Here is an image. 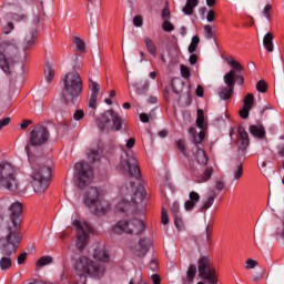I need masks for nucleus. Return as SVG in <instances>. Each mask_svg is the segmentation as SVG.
<instances>
[{
	"label": "nucleus",
	"instance_id": "obj_1",
	"mask_svg": "<svg viewBox=\"0 0 284 284\" xmlns=\"http://www.w3.org/2000/svg\"><path fill=\"white\" fill-rule=\"evenodd\" d=\"M9 221L3 223V216L0 214V270L8 272L12 267V254H17L19 243H21V214L23 205L21 202H13L10 207Z\"/></svg>",
	"mask_w": 284,
	"mask_h": 284
},
{
	"label": "nucleus",
	"instance_id": "obj_2",
	"mask_svg": "<svg viewBox=\"0 0 284 284\" xmlns=\"http://www.w3.org/2000/svg\"><path fill=\"white\" fill-rule=\"evenodd\" d=\"M118 170L128 176V183L120 189L122 200L118 202L115 210L123 214H132L134 210H136L134 196H138L139 193L143 194V187L141 186V169H139L136 158L131 156L123 159L118 165Z\"/></svg>",
	"mask_w": 284,
	"mask_h": 284
},
{
	"label": "nucleus",
	"instance_id": "obj_3",
	"mask_svg": "<svg viewBox=\"0 0 284 284\" xmlns=\"http://www.w3.org/2000/svg\"><path fill=\"white\" fill-rule=\"evenodd\" d=\"M26 152L31 163V172L29 174V183L32 185L36 194H43L50 187V179L52 178V168L41 164V160L30 153V144H27Z\"/></svg>",
	"mask_w": 284,
	"mask_h": 284
},
{
	"label": "nucleus",
	"instance_id": "obj_4",
	"mask_svg": "<svg viewBox=\"0 0 284 284\" xmlns=\"http://www.w3.org/2000/svg\"><path fill=\"white\" fill-rule=\"evenodd\" d=\"M62 99L65 103L73 104L83 92V80L77 71H71L63 77Z\"/></svg>",
	"mask_w": 284,
	"mask_h": 284
},
{
	"label": "nucleus",
	"instance_id": "obj_5",
	"mask_svg": "<svg viewBox=\"0 0 284 284\" xmlns=\"http://www.w3.org/2000/svg\"><path fill=\"white\" fill-rule=\"evenodd\" d=\"M0 187L14 192L16 194H23L19 181H17V170L8 162L0 163Z\"/></svg>",
	"mask_w": 284,
	"mask_h": 284
},
{
	"label": "nucleus",
	"instance_id": "obj_6",
	"mask_svg": "<svg viewBox=\"0 0 284 284\" xmlns=\"http://www.w3.org/2000/svg\"><path fill=\"white\" fill-rule=\"evenodd\" d=\"M113 234L139 236L145 232V223L139 219L120 220L112 226Z\"/></svg>",
	"mask_w": 284,
	"mask_h": 284
},
{
	"label": "nucleus",
	"instance_id": "obj_7",
	"mask_svg": "<svg viewBox=\"0 0 284 284\" xmlns=\"http://www.w3.org/2000/svg\"><path fill=\"white\" fill-rule=\"evenodd\" d=\"M97 125L101 132H109L110 129L119 132L123 128V118L114 110H108L97 120Z\"/></svg>",
	"mask_w": 284,
	"mask_h": 284
},
{
	"label": "nucleus",
	"instance_id": "obj_8",
	"mask_svg": "<svg viewBox=\"0 0 284 284\" xmlns=\"http://www.w3.org/2000/svg\"><path fill=\"white\" fill-rule=\"evenodd\" d=\"M17 53V47L10 42H2L0 44V68L6 74L12 73L14 68V59L12 54Z\"/></svg>",
	"mask_w": 284,
	"mask_h": 284
},
{
	"label": "nucleus",
	"instance_id": "obj_9",
	"mask_svg": "<svg viewBox=\"0 0 284 284\" xmlns=\"http://www.w3.org/2000/svg\"><path fill=\"white\" fill-rule=\"evenodd\" d=\"M75 179L79 187H84L94 179L92 166L85 162H78L74 166Z\"/></svg>",
	"mask_w": 284,
	"mask_h": 284
},
{
	"label": "nucleus",
	"instance_id": "obj_10",
	"mask_svg": "<svg viewBox=\"0 0 284 284\" xmlns=\"http://www.w3.org/2000/svg\"><path fill=\"white\" fill-rule=\"evenodd\" d=\"M73 226L77 230V247L78 250H85L88 245V239L92 234V226L88 222H81L79 220L73 221Z\"/></svg>",
	"mask_w": 284,
	"mask_h": 284
},
{
	"label": "nucleus",
	"instance_id": "obj_11",
	"mask_svg": "<svg viewBox=\"0 0 284 284\" xmlns=\"http://www.w3.org/2000/svg\"><path fill=\"white\" fill-rule=\"evenodd\" d=\"M50 139V132L45 126H37L31 131L30 143L33 148L43 145Z\"/></svg>",
	"mask_w": 284,
	"mask_h": 284
},
{
	"label": "nucleus",
	"instance_id": "obj_12",
	"mask_svg": "<svg viewBox=\"0 0 284 284\" xmlns=\"http://www.w3.org/2000/svg\"><path fill=\"white\" fill-rule=\"evenodd\" d=\"M235 71H230L224 75V83L226 87L222 88L220 91V99L223 101H227V99L232 98L234 94V85L236 84V80H234Z\"/></svg>",
	"mask_w": 284,
	"mask_h": 284
},
{
	"label": "nucleus",
	"instance_id": "obj_13",
	"mask_svg": "<svg viewBox=\"0 0 284 284\" xmlns=\"http://www.w3.org/2000/svg\"><path fill=\"white\" fill-rule=\"evenodd\" d=\"M103 197H101V191L97 187H90L84 195V205L92 207L94 204L99 203Z\"/></svg>",
	"mask_w": 284,
	"mask_h": 284
},
{
	"label": "nucleus",
	"instance_id": "obj_14",
	"mask_svg": "<svg viewBox=\"0 0 284 284\" xmlns=\"http://www.w3.org/2000/svg\"><path fill=\"white\" fill-rule=\"evenodd\" d=\"M91 210L95 216H104V214H108V211L111 210L110 202L102 197L92 205Z\"/></svg>",
	"mask_w": 284,
	"mask_h": 284
},
{
	"label": "nucleus",
	"instance_id": "obj_15",
	"mask_svg": "<svg viewBox=\"0 0 284 284\" xmlns=\"http://www.w3.org/2000/svg\"><path fill=\"white\" fill-rule=\"evenodd\" d=\"M37 34H39V29L33 28L28 33H26V37L22 42V50L26 52L27 50H30V48H34V43L37 41Z\"/></svg>",
	"mask_w": 284,
	"mask_h": 284
},
{
	"label": "nucleus",
	"instance_id": "obj_16",
	"mask_svg": "<svg viewBox=\"0 0 284 284\" xmlns=\"http://www.w3.org/2000/svg\"><path fill=\"white\" fill-rule=\"evenodd\" d=\"M230 65H232L233 70H231V72H234V81L243 87L245 85V78H243L242 74H236L237 72H243V65H241V63H239V61L232 59L231 61H229Z\"/></svg>",
	"mask_w": 284,
	"mask_h": 284
},
{
	"label": "nucleus",
	"instance_id": "obj_17",
	"mask_svg": "<svg viewBox=\"0 0 284 284\" xmlns=\"http://www.w3.org/2000/svg\"><path fill=\"white\" fill-rule=\"evenodd\" d=\"M92 256L95 258V261H100V263H110V254H108L105 246L95 247Z\"/></svg>",
	"mask_w": 284,
	"mask_h": 284
},
{
	"label": "nucleus",
	"instance_id": "obj_18",
	"mask_svg": "<svg viewBox=\"0 0 284 284\" xmlns=\"http://www.w3.org/2000/svg\"><path fill=\"white\" fill-rule=\"evenodd\" d=\"M148 250H150V242L148 240H142L133 247V253L135 256L143 258V256L148 254Z\"/></svg>",
	"mask_w": 284,
	"mask_h": 284
},
{
	"label": "nucleus",
	"instance_id": "obj_19",
	"mask_svg": "<svg viewBox=\"0 0 284 284\" xmlns=\"http://www.w3.org/2000/svg\"><path fill=\"white\" fill-rule=\"evenodd\" d=\"M211 236H212V230L210 229V225L205 227V233L202 235H197L195 237V243L197 245H210L211 243Z\"/></svg>",
	"mask_w": 284,
	"mask_h": 284
},
{
	"label": "nucleus",
	"instance_id": "obj_20",
	"mask_svg": "<svg viewBox=\"0 0 284 284\" xmlns=\"http://www.w3.org/2000/svg\"><path fill=\"white\" fill-rule=\"evenodd\" d=\"M189 199L185 203H184V207L187 212H190L191 210H194V206L196 205V203H199V201H201V195L197 192H190L189 194Z\"/></svg>",
	"mask_w": 284,
	"mask_h": 284
},
{
	"label": "nucleus",
	"instance_id": "obj_21",
	"mask_svg": "<svg viewBox=\"0 0 284 284\" xmlns=\"http://www.w3.org/2000/svg\"><path fill=\"white\" fill-rule=\"evenodd\" d=\"M248 132L252 136H255V139H265V126H263V124H252Z\"/></svg>",
	"mask_w": 284,
	"mask_h": 284
},
{
	"label": "nucleus",
	"instance_id": "obj_22",
	"mask_svg": "<svg viewBox=\"0 0 284 284\" xmlns=\"http://www.w3.org/2000/svg\"><path fill=\"white\" fill-rule=\"evenodd\" d=\"M171 212L174 217V224L176 227H179L183 223V220L181 217V205L179 204V202H174L171 205Z\"/></svg>",
	"mask_w": 284,
	"mask_h": 284
},
{
	"label": "nucleus",
	"instance_id": "obj_23",
	"mask_svg": "<svg viewBox=\"0 0 284 284\" xmlns=\"http://www.w3.org/2000/svg\"><path fill=\"white\" fill-rule=\"evenodd\" d=\"M237 134L240 143L242 148L245 150V148L250 145V135L247 134V131H245V128L243 126H239Z\"/></svg>",
	"mask_w": 284,
	"mask_h": 284
},
{
	"label": "nucleus",
	"instance_id": "obj_24",
	"mask_svg": "<svg viewBox=\"0 0 284 284\" xmlns=\"http://www.w3.org/2000/svg\"><path fill=\"white\" fill-rule=\"evenodd\" d=\"M199 6V0H186L185 6L182 8V12L187 17L194 14V8Z\"/></svg>",
	"mask_w": 284,
	"mask_h": 284
},
{
	"label": "nucleus",
	"instance_id": "obj_25",
	"mask_svg": "<svg viewBox=\"0 0 284 284\" xmlns=\"http://www.w3.org/2000/svg\"><path fill=\"white\" fill-rule=\"evenodd\" d=\"M195 159H196L199 165H207V162H209L207 153H205V150H203L199 146H196Z\"/></svg>",
	"mask_w": 284,
	"mask_h": 284
},
{
	"label": "nucleus",
	"instance_id": "obj_26",
	"mask_svg": "<svg viewBox=\"0 0 284 284\" xmlns=\"http://www.w3.org/2000/svg\"><path fill=\"white\" fill-rule=\"evenodd\" d=\"M263 45L266 52H274V36L271 32L264 36Z\"/></svg>",
	"mask_w": 284,
	"mask_h": 284
},
{
	"label": "nucleus",
	"instance_id": "obj_27",
	"mask_svg": "<svg viewBox=\"0 0 284 284\" xmlns=\"http://www.w3.org/2000/svg\"><path fill=\"white\" fill-rule=\"evenodd\" d=\"M143 41L149 54H151V57L156 58V44L154 43V40L150 37H144Z\"/></svg>",
	"mask_w": 284,
	"mask_h": 284
},
{
	"label": "nucleus",
	"instance_id": "obj_28",
	"mask_svg": "<svg viewBox=\"0 0 284 284\" xmlns=\"http://www.w3.org/2000/svg\"><path fill=\"white\" fill-rule=\"evenodd\" d=\"M216 200V194L209 195L205 200L202 201L201 211H206L214 205V201Z\"/></svg>",
	"mask_w": 284,
	"mask_h": 284
},
{
	"label": "nucleus",
	"instance_id": "obj_29",
	"mask_svg": "<svg viewBox=\"0 0 284 284\" xmlns=\"http://www.w3.org/2000/svg\"><path fill=\"white\" fill-rule=\"evenodd\" d=\"M212 174H214V168L206 166L203 171L202 175L200 176L199 183H207L210 179H212Z\"/></svg>",
	"mask_w": 284,
	"mask_h": 284
},
{
	"label": "nucleus",
	"instance_id": "obj_30",
	"mask_svg": "<svg viewBox=\"0 0 284 284\" xmlns=\"http://www.w3.org/2000/svg\"><path fill=\"white\" fill-rule=\"evenodd\" d=\"M44 79L47 83H52V79H54V69L50 64H45Z\"/></svg>",
	"mask_w": 284,
	"mask_h": 284
},
{
	"label": "nucleus",
	"instance_id": "obj_31",
	"mask_svg": "<svg viewBox=\"0 0 284 284\" xmlns=\"http://www.w3.org/2000/svg\"><path fill=\"white\" fill-rule=\"evenodd\" d=\"M196 276V265L191 264L186 271V281L187 283H193Z\"/></svg>",
	"mask_w": 284,
	"mask_h": 284
},
{
	"label": "nucleus",
	"instance_id": "obj_32",
	"mask_svg": "<svg viewBox=\"0 0 284 284\" xmlns=\"http://www.w3.org/2000/svg\"><path fill=\"white\" fill-rule=\"evenodd\" d=\"M53 261L54 260L50 255L42 256L37 261V267H45V265L52 264Z\"/></svg>",
	"mask_w": 284,
	"mask_h": 284
},
{
	"label": "nucleus",
	"instance_id": "obj_33",
	"mask_svg": "<svg viewBox=\"0 0 284 284\" xmlns=\"http://www.w3.org/2000/svg\"><path fill=\"white\" fill-rule=\"evenodd\" d=\"M89 89L91 90V94L99 97V93L101 92V84L93 81L92 79H89Z\"/></svg>",
	"mask_w": 284,
	"mask_h": 284
},
{
	"label": "nucleus",
	"instance_id": "obj_34",
	"mask_svg": "<svg viewBox=\"0 0 284 284\" xmlns=\"http://www.w3.org/2000/svg\"><path fill=\"white\" fill-rule=\"evenodd\" d=\"M135 88L136 94H145L146 90H150V81H144L143 85H139V83L133 84Z\"/></svg>",
	"mask_w": 284,
	"mask_h": 284
},
{
	"label": "nucleus",
	"instance_id": "obj_35",
	"mask_svg": "<svg viewBox=\"0 0 284 284\" xmlns=\"http://www.w3.org/2000/svg\"><path fill=\"white\" fill-rule=\"evenodd\" d=\"M199 43H201V39L199 38V36H194L189 45L190 54H194V52H196V48L199 47Z\"/></svg>",
	"mask_w": 284,
	"mask_h": 284
},
{
	"label": "nucleus",
	"instance_id": "obj_36",
	"mask_svg": "<svg viewBox=\"0 0 284 284\" xmlns=\"http://www.w3.org/2000/svg\"><path fill=\"white\" fill-rule=\"evenodd\" d=\"M243 106L252 110L254 108V94L247 93L243 100Z\"/></svg>",
	"mask_w": 284,
	"mask_h": 284
},
{
	"label": "nucleus",
	"instance_id": "obj_37",
	"mask_svg": "<svg viewBox=\"0 0 284 284\" xmlns=\"http://www.w3.org/2000/svg\"><path fill=\"white\" fill-rule=\"evenodd\" d=\"M196 125L201 130H203V128H205V115H204L202 109L197 110Z\"/></svg>",
	"mask_w": 284,
	"mask_h": 284
},
{
	"label": "nucleus",
	"instance_id": "obj_38",
	"mask_svg": "<svg viewBox=\"0 0 284 284\" xmlns=\"http://www.w3.org/2000/svg\"><path fill=\"white\" fill-rule=\"evenodd\" d=\"M233 176H234L235 181H239L241 179V176H243V163L242 162L236 163L235 170L233 171Z\"/></svg>",
	"mask_w": 284,
	"mask_h": 284
},
{
	"label": "nucleus",
	"instance_id": "obj_39",
	"mask_svg": "<svg viewBox=\"0 0 284 284\" xmlns=\"http://www.w3.org/2000/svg\"><path fill=\"white\" fill-rule=\"evenodd\" d=\"M78 52H85V41L80 37H75L73 41Z\"/></svg>",
	"mask_w": 284,
	"mask_h": 284
},
{
	"label": "nucleus",
	"instance_id": "obj_40",
	"mask_svg": "<svg viewBox=\"0 0 284 284\" xmlns=\"http://www.w3.org/2000/svg\"><path fill=\"white\" fill-rule=\"evenodd\" d=\"M256 90H257V92H261L262 94H265V92H267V83L265 82V80L257 81Z\"/></svg>",
	"mask_w": 284,
	"mask_h": 284
},
{
	"label": "nucleus",
	"instance_id": "obj_41",
	"mask_svg": "<svg viewBox=\"0 0 284 284\" xmlns=\"http://www.w3.org/2000/svg\"><path fill=\"white\" fill-rule=\"evenodd\" d=\"M203 141H205V132L200 131L197 135H193V143L195 145L203 143Z\"/></svg>",
	"mask_w": 284,
	"mask_h": 284
},
{
	"label": "nucleus",
	"instance_id": "obj_42",
	"mask_svg": "<svg viewBox=\"0 0 284 284\" xmlns=\"http://www.w3.org/2000/svg\"><path fill=\"white\" fill-rule=\"evenodd\" d=\"M180 70L183 79H190L192 73L185 64H181Z\"/></svg>",
	"mask_w": 284,
	"mask_h": 284
},
{
	"label": "nucleus",
	"instance_id": "obj_43",
	"mask_svg": "<svg viewBox=\"0 0 284 284\" xmlns=\"http://www.w3.org/2000/svg\"><path fill=\"white\" fill-rule=\"evenodd\" d=\"M88 156H89V160L91 161V163H94V161H99V151L97 150H91L89 153H88Z\"/></svg>",
	"mask_w": 284,
	"mask_h": 284
},
{
	"label": "nucleus",
	"instance_id": "obj_44",
	"mask_svg": "<svg viewBox=\"0 0 284 284\" xmlns=\"http://www.w3.org/2000/svg\"><path fill=\"white\" fill-rule=\"evenodd\" d=\"M133 26L135 28H142L143 27V16L138 14L133 18Z\"/></svg>",
	"mask_w": 284,
	"mask_h": 284
},
{
	"label": "nucleus",
	"instance_id": "obj_45",
	"mask_svg": "<svg viewBox=\"0 0 284 284\" xmlns=\"http://www.w3.org/2000/svg\"><path fill=\"white\" fill-rule=\"evenodd\" d=\"M256 265H258V262H256V260H252V258H248L246 262H245V270H254V267H256Z\"/></svg>",
	"mask_w": 284,
	"mask_h": 284
},
{
	"label": "nucleus",
	"instance_id": "obj_46",
	"mask_svg": "<svg viewBox=\"0 0 284 284\" xmlns=\"http://www.w3.org/2000/svg\"><path fill=\"white\" fill-rule=\"evenodd\" d=\"M161 223L163 225H168V223H170V215H168V210H165V207H162Z\"/></svg>",
	"mask_w": 284,
	"mask_h": 284
},
{
	"label": "nucleus",
	"instance_id": "obj_47",
	"mask_svg": "<svg viewBox=\"0 0 284 284\" xmlns=\"http://www.w3.org/2000/svg\"><path fill=\"white\" fill-rule=\"evenodd\" d=\"M162 28H163L164 32H172V30H174V24H172V22H170V20H164Z\"/></svg>",
	"mask_w": 284,
	"mask_h": 284
},
{
	"label": "nucleus",
	"instance_id": "obj_48",
	"mask_svg": "<svg viewBox=\"0 0 284 284\" xmlns=\"http://www.w3.org/2000/svg\"><path fill=\"white\" fill-rule=\"evenodd\" d=\"M204 32L207 39H214V31L210 24L204 26Z\"/></svg>",
	"mask_w": 284,
	"mask_h": 284
},
{
	"label": "nucleus",
	"instance_id": "obj_49",
	"mask_svg": "<svg viewBox=\"0 0 284 284\" xmlns=\"http://www.w3.org/2000/svg\"><path fill=\"white\" fill-rule=\"evenodd\" d=\"M98 99H99V95L91 94V97L89 99V108L97 110V100Z\"/></svg>",
	"mask_w": 284,
	"mask_h": 284
},
{
	"label": "nucleus",
	"instance_id": "obj_50",
	"mask_svg": "<svg viewBox=\"0 0 284 284\" xmlns=\"http://www.w3.org/2000/svg\"><path fill=\"white\" fill-rule=\"evenodd\" d=\"M178 150H180V152H181V154H183V156H187V153L185 151V142L183 140L178 141Z\"/></svg>",
	"mask_w": 284,
	"mask_h": 284
},
{
	"label": "nucleus",
	"instance_id": "obj_51",
	"mask_svg": "<svg viewBox=\"0 0 284 284\" xmlns=\"http://www.w3.org/2000/svg\"><path fill=\"white\" fill-rule=\"evenodd\" d=\"M83 116H85V113L81 109L77 110L73 114L74 121H81V119H83Z\"/></svg>",
	"mask_w": 284,
	"mask_h": 284
},
{
	"label": "nucleus",
	"instance_id": "obj_52",
	"mask_svg": "<svg viewBox=\"0 0 284 284\" xmlns=\"http://www.w3.org/2000/svg\"><path fill=\"white\" fill-rule=\"evenodd\" d=\"M27 258H28V253H26V252L18 255V258H17L18 265H23V263H26Z\"/></svg>",
	"mask_w": 284,
	"mask_h": 284
},
{
	"label": "nucleus",
	"instance_id": "obj_53",
	"mask_svg": "<svg viewBox=\"0 0 284 284\" xmlns=\"http://www.w3.org/2000/svg\"><path fill=\"white\" fill-rule=\"evenodd\" d=\"M250 110H252V109H250L247 106H243V109L240 111V116L242 119H247V116H250Z\"/></svg>",
	"mask_w": 284,
	"mask_h": 284
},
{
	"label": "nucleus",
	"instance_id": "obj_54",
	"mask_svg": "<svg viewBox=\"0 0 284 284\" xmlns=\"http://www.w3.org/2000/svg\"><path fill=\"white\" fill-rule=\"evenodd\" d=\"M74 61H75V64L73 65V70H81L83 65L81 58L79 55H75Z\"/></svg>",
	"mask_w": 284,
	"mask_h": 284
},
{
	"label": "nucleus",
	"instance_id": "obj_55",
	"mask_svg": "<svg viewBox=\"0 0 284 284\" xmlns=\"http://www.w3.org/2000/svg\"><path fill=\"white\" fill-rule=\"evenodd\" d=\"M163 21H170V7H165L162 11Z\"/></svg>",
	"mask_w": 284,
	"mask_h": 284
},
{
	"label": "nucleus",
	"instance_id": "obj_56",
	"mask_svg": "<svg viewBox=\"0 0 284 284\" xmlns=\"http://www.w3.org/2000/svg\"><path fill=\"white\" fill-rule=\"evenodd\" d=\"M272 10V4H266L262 11V14H264V17H266V19H268L270 21V11Z\"/></svg>",
	"mask_w": 284,
	"mask_h": 284
},
{
	"label": "nucleus",
	"instance_id": "obj_57",
	"mask_svg": "<svg viewBox=\"0 0 284 284\" xmlns=\"http://www.w3.org/2000/svg\"><path fill=\"white\" fill-rule=\"evenodd\" d=\"M135 143H136V140L134 138H130L126 141L125 146L128 148V150H132V148H134Z\"/></svg>",
	"mask_w": 284,
	"mask_h": 284
},
{
	"label": "nucleus",
	"instance_id": "obj_58",
	"mask_svg": "<svg viewBox=\"0 0 284 284\" xmlns=\"http://www.w3.org/2000/svg\"><path fill=\"white\" fill-rule=\"evenodd\" d=\"M6 125H10V118H3L0 120V131L3 130Z\"/></svg>",
	"mask_w": 284,
	"mask_h": 284
},
{
	"label": "nucleus",
	"instance_id": "obj_59",
	"mask_svg": "<svg viewBox=\"0 0 284 284\" xmlns=\"http://www.w3.org/2000/svg\"><path fill=\"white\" fill-rule=\"evenodd\" d=\"M263 278V272L255 273L252 277L253 283H258Z\"/></svg>",
	"mask_w": 284,
	"mask_h": 284
},
{
	"label": "nucleus",
	"instance_id": "obj_60",
	"mask_svg": "<svg viewBox=\"0 0 284 284\" xmlns=\"http://www.w3.org/2000/svg\"><path fill=\"white\" fill-rule=\"evenodd\" d=\"M196 61H199V55H196L195 53L191 54V57L189 58L190 64L196 65Z\"/></svg>",
	"mask_w": 284,
	"mask_h": 284
},
{
	"label": "nucleus",
	"instance_id": "obj_61",
	"mask_svg": "<svg viewBox=\"0 0 284 284\" xmlns=\"http://www.w3.org/2000/svg\"><path fill=\"white\" fill-rule=\"evenodd\" d=\"M195 94H196V97L202 98L203 94H205V89H203L202 85H197L196 91H195Z\"/></svg>",
	"mask_w": 284,
	"mask_h": 284
},
{
	"label": "nucleus",
	"instance_id": "obj_62",
	"mask_svg": "<svg viewBox=\"0 0 284 284\" xmlns=\"http://www.w3.org/2000/svg\"><path fill=\"white\" fill-rule=\"evenodd\" d=\"M11 30H14V24H13L12 22H9V23L7 24V28L3 29V33H4V34H10V31H11Z\"/></svg>",
	"mask_w": 284,
	"mask_h": 284
},
{
	"label": "nucleus",
	"instance_id": "obj_63",
	"mask_svg": "<svg viewBox=\"0 0 284 284\" xmlns=\"http://www.w3.org/2000/svg\"><path fill=\"white\" fill-rule=\"evenodd\" d=\"M151 281L153 284H161V276L159 274L151 275Z\"/></svg>",
	"mask_w": 284,
	"mask_h": 284
},
{
	"label": "nucleus",
	"instance_id": "obj_64",
	"mask_svg": "<svg viewBox=\"0 0 284 284\" xmlns=\"http://www.w3.org/2000/svg\"><path fill=\"white\" fill-rule=\"evenodd\" d=\"M214 17H215L214 10H210L206 14V20L209 21V23H212V21H214Z\"/></svg>",
	"mask_w": 284,
	"mask_h": 284
}]
</instances>
